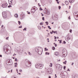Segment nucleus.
<instances>
[{
    "label": "nucleus",
    "instance_id": "nucleus-1",
    "mask_svg": "<svg viewBox=\"0 0 78 78\" xmlns=\"http://www.w3.org/2000/svg\"><path fill=\"white\" fill-rule=\"evenodd\" d=\"M42 48L40 47H37L35 48V50L36 52H37L39 55H42Z\"/></svg>",
    "mask_w": 78,
    "mask_h": 78
},
{
    "label": "nucleus",
    "instance_id": "nucleus-2",
    "mask_svg": "<svg viewBox=\"0 0 78 78\" xmlns=\"http://www.w3.org/2000/svg\"><path fill=\"white\" fill-rule=\"evenodd\" d=\"M25 61L26 62L25 64L27 67H30V66H31V62H30V61L29 60L26 59Z\"/></svg>",
    "mask_w": 78,
    "mask_h": 78
},
{
    "label": "nucleus",
    "instance_id": "nucleus-3",
    "mask_svg": "<svg viewBox=\"0 0 78 78\" xmlns=\"http://www.w3.org/2000/svg\"><path fill=\"white\" fill-rule=\"evenodd\" d=\"M37 8H35V6H34L32 8L31 11L32 13H33L34 14V13L35 12L36 10H37Z\"/></svg>",
    "mask_w": 78,
    "mask_h": 78
},
{
    "label": "nucleus",
    "instance_id": "nucleus-4",
    "mask_svg": "<svg viewBox=\"0 0 78 78\" xmlns=\"http://www.w3.org/2000/svg\"><path fill=\"white\" fill-rule=\"evenodd\" d=\"M44 14H47V15H49L50 14V10H44Z\"/></svg>",
    "mask_w": 78,
    "mask_h": 78
},
{
    "label": "nucleus",
    "instance_id": "nucleus-5",
    "mask_svg": "<svg viewBox=\"0 0 78 78\" xmlns=\"http://www.w3.org/2000/svg\"><path fill=\"white\" fill-rule=\"evenodd\" d=\"M2 16L3 18L5 19V18H6V17H7V15H6V13L5 12H2Z\"/></svg>",
    "mask_w": 78,
    "mask_h": 78
},
{
    "label": "nucleus",
    "instance_id": "nucleus-6",
    "mask_svg": "<svg viewBox=\"0 0 78 78\" xmlns=\"http://www.w3.org/2000/svg\"><path fill=\"white\" fill-rule=\"evenodd\" d=\"M70 40V35H68L66 37V40L67 41H69Z\"/></svg>",
    "mask_w": 78,
    "mask_h": 78
},
{
    "label": "nucleus",
    "instance_id": "nucleus-7",
    "mask_svg": "<svg viewBox=\"0 0 78 78\" xmlns=\"http://www.w3.org/2000/svg\"><path fill=\"white\" fill-rule=\"evenodd\" d=\"M60 75H63V76H66L67 77V76H68V73H61V74H60Z\"/></svg>",
    "mask_w": 78,
    "mask_h": 78
},
{
    "label": "nucleus",
    "instance_id": "nucleus-8",
    "mask_svg": "<svg viewBox=\"0 0 78 78\" xmlns=\"http://www.w3.org/2000/svg\"><path fill=\"white\" fill-rule=\"evenodd\" d=\"M7 6L8 4H7V3H5V4H2V8H6V7H7Z\"/></svg>",
    "mask_w": 78,
    "mask_h": 78
},
{
    "label": "nucleus",
    "instance_id": "nucleus-9",
    "mask_svg": "<svg viewBox=\"0 0 78 78\" xmlns=\"http://www.w3.org/2000/svg\"><path fill=\"white\" fill-rule=\"evenodd\" d=\"M51 73H52V72L51 71L50 69H48L47 70V73L48 74H51Z\"/></svg>",
    "mask_w": 78,
    "mask_h": 78
},
{
    "label": "nucleus",
    "instance_id": "nucleus-10",
    "mask_svg": "<svg viewBox=\"0 0 78 78\" xmlns=\"http://www.w3.org/2000/svg\"><path fill=\"white\" fill-rule=\"evenodd\" d=\"M25 17V15L23 14H22L20 15V18L21 19H23Z\"/></svg>",
    "mask_w": 78,
    "mask_h": 78
},
{
    "label": "nucleus",
    "instance_id": "nucleus-11",
    "mask_svg": "<svg viewBox=\"0 0 78 78\" xmlns=\"http://www.w3.org/2000/svg\"><path fill=\"white\" fill-rule=\"evenodd\" d=\"M7 65H9V66H11L12 65V64L11 63V61L9 60H8L7 61Z\"/></svg>",
    "mask_w": 78,
    "mask_h": 78
},
{
    "label": "nucleus",
    "instance_id": "nucleus-12",
    "mask_svg": "<svg viewBox=\"0 0 78 78\" xmlns=\"http://www.w3.org/2000/svg\"><path fill=\"white\" fill-rule=\"evenodd\" d=\"M6 46H4V48H3V50L4 51H5V49L6 50V51L8 52V49L7 48H5Z\"/></svg>",
    "mask_w": 78,
    "mask_h": 78
},
{
    "label": "nucleus",
    "instance_id": "nucleus-13",
    "mask_svg": "<svg viewBox=\"0 0 78 78\" xmlns=\"http://www.w3.org/2000/svg\"><path fill=\"white\" fill-rule=\"evenodd\" d=\"M39 69H41L44 66V65L41 64H39Z\"/></svg>",
    "mask_w": 78,
    "mask_h": 78
},
{
    "label": "nucleus",
    "instance_id": "nucleus-14",
    "mask_svg": "<svg viewBox=\"0 0 78 78\" xmlns=\"http://www.w3.org/2000/svg\"><path fill=\"white\" fill-rule=\"evenodd\" d=\"M35 67L37 69H39V63L36 64Z\"/></svg>",
    "mask_w": 78,
    "mask_h": 78
},
{
    "label": "nucleus",
    "instance_id": "nucleus-15",
    "mask_svg": "<svg viewBox=\"0 0 78 78\" xmlns=\"http://www.w3.org/2000/svg\"><path fill=\"white\" fill-rule=\"evenodd\" d=\"M60 66V65L58 64H56V69H58L59 68V67Z\"/></svg>",
    "mask_w": 78,
    "mask_h": 78
},
{
    "label": "nucleus",
    "instance_id": "nucleus-16",
    "mask_svg": "<svg viewBox=\"0 0 78 78\" xmlns=\"http://www.w3.org/2000/svg\"><path fill=\"white\" fill-rule=\"evenodd\" d=\"M54 55H55L57 56H59V55L58 52L54 53Z\"/></svg>",
    "mask_w": 78,
    "mask_h": 78
},
{
    "label": "nucleus",
    "instance_id": "nucleus-17",
    "mask_svg": "<svg viewBox=\"0 0 78 78\" xmlns=\"http://www.w3.org/2000/svg\"><path fill=\"white\" fill-rule=\"evenodd\" d=\"M65 53H67V51L65 49H64L63 50L62 54H64Z\"/></svg>",
    "mask_w": 78,
    "mask_h": 78
},
{
    "label": "nucleus",
    "instance_id": "nucleus-18",
    "mask_svg": "<svg viewBox=\"0 0 78 78\" xmlns=\"http://www.w3.org/2000/svg\"><path fill=\"white\" fill-rule=\"evenodd\" d=\"M62 69V66H60L59 67V68H58V70H61Z\"/></svg>",
    "mask_w": 78,
    "mask_h": 78
},
{
    "label": "nucleus",
    "instance_id": "nucleus-19",
    "mask_svg": "<svg viewBox=\"0 0 78 78\" xmlns=\"http://www.w3.org/2000/svg\"><path fill=\"white\" fill-rule=\"evenodd\" d=\"M69 2L70 3H73L74 2V0H69Z\"/></svg>",
    "mask_w": 78,
    "mask_h": 78
},
{
    "label": "nucleus",
    "instance_id": "nucleus-20",
    "mask_svg": "<svg viewBox=\"0 0 78 78\" xmlns=\"http://www.w3.org/2000/svg\"><path fill=\"white\" fill-rule=\"evenodd\" d=\"M62 55H63V57H66L67 56V54H66V53H65L64 54H62Z\"/></svg>",
    "mask_w": 78,
    "mask_h": 78
},
{
    "label": "nucleus",
    "instance_id": "nucleus-21",
    "mask_svg": "<svg viewBox=\"0 0 78 78\" xmlns=\"http://www.w3.org/2000/svg\"><path fill=\"white\" fill-rule=\"evenodd\" d=\"M15 67H17V63L16 62V63H15Z\"/></svg>",
    "mask_w": 78,
    "mask_h": 78
},
{
    "label": "nucleus",
    "instance_id": "nucleus-22",
    "mask_svg": "<svg viewBox=\"0 0 78 78\" xmlns=\"http://www.w3.org/2000/svg\"><path fill=\"white\" fill-rule=\"evenodd\" d=\"M65 3L66 5H69V2L67 1H65Z\"/></svg>",
    "mask_w": 78,
    "mask_h": 78
},
{
    "label": "nucleus",
    "instance_id": "nucleus-23",
    "mask_svg": "<svg viewBox=\"0 0 78 78\" xmlns=\"http://www.w3.org/2000/svg\"><path fill=\"white\" fill-rule=\"evenodd\" d=\"M52 19L53 20H56V17H55V16H52Z\"/></svg>",
    "mask_w": 78,
    "mask_h": 78
},
{
    "label": "nucleus",
    "instance_id": "nucleus-24",
    "mask_svg": "<svg viewBox=\"0 0 78 78\" xmlns=\"http://www.w3.org/2000/svg\"><path fill=\"white\" fill-rule=\"evenodd\" d=\"M49 54H50L49 53L47 52H45V55H49Z\"/></svg>",
    "mask_w": 78,
    "mask_h": 78
},
{
    "label": "nucleus",
    "instance_id": "nucleus-25",
    "mask_svg": "<svg viewBox=\"0 0 78 78\" xmlns=\"http://www.w3.org/2000/svg\"><path fill=\"white\" fill-rule=\"evenodd\" d=\"M15 16L16 17H18V15H17V14H15Z\"/></svg>",
    "mask_w": 78,
    "mask_h": 78
},
{
    "label": "nucleus",
    "instance_id": "nucleus-26",
    "mask_svg": "<svg viewBox=\"0 0 78 78\" xmlns=\"http://www.w3.org/2000/svg\"><path fill=\"white\" fill-rule=\"evenodd\" d=\"M52 65H53V64H52V63H50V65H49L50 67H52Z\"/></svg>",
    "mask_w": 78,
    "mask_h": 78
},
{
    "label": "nucleus",
    "instance_id": "nucleus-27",
    "mask_svg": "<svg viewBox=\"0 0 78 78\" xmlns=\"http://www.w3.org/2000/svg\"><path fill=\"white\" fill-rule=\"evenodd\" d=\"M52 50H55V48L54 47H53L52 48Z\"/></svg>",
    "mask_w": 78,
    "mask_h": 78
},
{
    "label": "nucleus",
    "instance_id": "nucleus-28",
    "mask_svg": "<svg viewBox=\"0 0 78 78\" xmlns=\"http://www.w3.org/2000/svg\"><path fill=\"white\" fill-rule=\"evenodd\" d=\"M66 62H67V61L66 60L65 62H64L63 63L64 64H66Z\"/></svg>",
    "mask_w": 78,
    "mask_h": 78
},
{
    "label": "nucleus",
    "instance_id": "nucleus-29",
    "mask_svg": "<svg viewBox=\"0 0 78 78\" xmlns=\"http://www.w3.org/2000/svg\"><path fill=\"white\" fill-rule=\"evenodd\" d=\"M20 52L21 53H22L23 52V50H22V51L21 50L20 51Z\"/></svg>",
    "mask_w": 78,
    "mask_h": 78
},
{
    "label": "nucleus",
    "instance_id": "nucleus-30",
    "mask_svg": "<svg viewBox=\"0 0 78 78\" xmlns=\"http://www.w3.org/2000/svg\"><path fill=\"white\" fill-rule=\"evenodd\" d=\"M48 28H49V30H51V28L50 27V26H48Z\"/></svg>",
    "mask_w": 78,
    "mask_h": 78
},
{
    "label": "nucleus",
    "instance_id": "nucleus-31",
    "mask_svg": "<svg viewBox=\"0 0 78 78\" xmlns=\"http://www.w3.org/2000/svg\"><path fill=\"white\" fill-rule=\"evenodd\" d=\"M43 10V9H42L41 7L40 8V11H42Z\"/></svg>",
    "mask_w": 78,
    "mask_h": 78
},
{
    "label": "nucleus",
    "instance_id": "nucleus-32",
    "mask_svg": "<svg viewBox=\"0 0 78 78\" xmlns=\"http://www.w3.org/2000/svg\"><path fill=\"white\" fill-rule=\"evenodd\" d=\"M18 22L19 25H20V24H21V23L20 22V21H18Z\"/></svg>",
    "mask_w": 78,
    "mask_h": 78
},
{
    "label": "nucleus",
    "instance_id": "nucleus-33",
    "mask_svg": "<svg viewBox=\"0 0 78 78\" xmlns=\"http://www.w3.org/2000/svg\"><path fill=\"white\" fill-rule=\"evenodd\" d=\"M66 41H64L63 42H62V44H66Z\"/></svg>",
    "mask_w": 78,
    "mask_h": 78
},
{
    "label": "nucleus",
    "instance_id": "nucleus-34",
    "mask_svg": "<svg viewBox=\"0 0 78 78\" xmlns=\"http://www.w3.org/2000/svg\"><path fill=\"white\" fill-rule=\"evenodd\" d=\"M45 23H46L47 25H48V23L47 22H45Z\"/></svg>",
    "mask_w": 78,
    "mask_h": 78
},
{
    "label": "nucleus",
    "instance_id": "nucleus-35",
    "mask_svg": "<svg viewBox=\"0 0 78 78\" xmlns=\"http://www.w3.org/2000/svg\"><path fill=\"white\" fill-rule=\"evenodd\" d=\"M40 25H43V23L41 22L40 23Z\"/></svg>",
    "mask_w": 78,
    "mask_h": 78
},
{
    "label": "nucleus",
    "instance_id": "nucleus-36",
    "mask_svg": "<svg viewBox=\"0 0 78 78\" xmlns=\"http://www.w3.org/2000/svg\"><path fill=\"white\" fill-rule=\"evenodd\" d=\"M45 51H48V49H47L46 48H44Z\"/></svg>",
    "mask_w": 78,
    "mask_h": 78
},
{
    "label": "nucleus",
    "instance_id": "nucleus-37",
    "mask_svg": "<svg viewBox=\"0 0 78 78\" xmlns=\"http://www.w3.org/2000/svg\"><path fill=\"white\" fill-rule=\"evenodd\" d=\"M28 54L29 55H30V56L31 55V53L30 52H28Z\"/></svg>",
    "mask_w": 78,
    "mask_h": 78
},
{
    "label": "nucleus",
    "instance_id": "nucleus-38",
    "mask_svg": "<svg viewBox=\"0 0 78 78\" xmlns=\"http://www.w3.org/2000/svg\"><path fill=\"white\" fill-rule=\"evenodd\" d=\"M52 33H54V34H55V32H56L55 31H53V30H52Z\"/></svg>",
    "mask_w": 78,
    "mask_h": 78
},
{
    "label": "nucleus",
    "instance_id": "nucleus-39",
    "mask_svg": "<svg viewBox=\"0 0 78 78\" xmlns=\"http://www.w3.org/2000/svg\"><path fill=\"white\" fill-rule=\"evenodd\" d=\"M23 31H27V29H26V28H25L24 29H23Z\"/></svg>",
    "mask_w": 78,
    "mask_h": 78
},
{
    "label": "nucleus",
    "instance_id": "nucleus-40",
    "mask_svg": "<svg viewBox=\"0 0 78 78\" xmlns=\"http://www.w3.org/2000/svg\"><path fill=\"white\" fill-rule=\"evenodd\" d=\"M58 8H59V9L60 10L61 9V6H58Z\"/></svg>",
    "mask_w": 78,
    "mask_h": 78
},
{
    "label": "nucleus",
    "instance_id": "nucleus-41",
    "mask_svg": "<svg viewBox=\"0 0 78 78\" xmlns=\"http://www.w3.org/2000/svg\"><path fill=\"white\" fill-rule=\"evenodd\" d=\"M62 40L59 41V40H58V41H59V43L60 44H61L62 43V42H61Z\"/></svg>",
    "mask_w": 78,
    "mask_h": 78
},
{
    "label": "nucleus",
    "instance_id": "nucleus-42",
    "mask_svg": "<svg viewBox=\"0 0 78 78\" xmlns=\"http://www.w3.org/2000/svg\"><path fill=\"white\" fill-rule=\"evenodd\" d=\"M19 71L20 72H22V70L21 69H20Z\"/></svg>",
    "mask_w": 78,
    "mask_h": 78
},
{
    "label": "nucleus",
    "instance_id": "nucleus-43",
    "mask_svg": "<svg viewBox=\"0 0 78 78\" xmlns=\"http://www.w3.org/2000/svg\"><path fill=\"white\" fill-rule=\"evenodd\" d=\"M77 14V12H74V14Z\"/></svg>",
    "mask_w": 78,
    "mask_h": 78
},
{
    "label": "nucleus",
    "instance_id": "nucleus-44",
    "mask_svg": "<svg viewBox=\"0 0 78 78\" xmlns=\"http://www.w3.org/2000/svg\"><path fill=\"white\" fill-rule=\"evenodd\" d=\"M22 26H20L19 27V28H22Z\"/></svg>",
    "mask_w": 78,
    "mask_h": 78
},
{
    "label": "nucleus",
    "instance_id": "nucleus-45",
    "mask_svg": "<svg viewBox=\"0 0 78 78\" xmlns=\"http://www.w3.org/2000/svg\"><path fill=\"white\" fill-rule=\"evenodd\" d=\"M63 69H64V70H65L66 69V66H64L63 67Z\"/></svg>",
    "mask_w": 78,
    "mask_h": 78
},
{
    "label": "nucleus",
    "instance_id": "nucleus-46",
    "mask_svg": "<svg viewBox=\"0 0 78 78\" xmlns=\"http://www.w3.org/2000/svg\"><path fill=\"white\" fill-rule=\"evenodd\" d=\"M67 71H69V72H70V70L69 69H67Z\"/></svg>",
    "mask_w": 78,
    "mask_h": 78
},
{
    "label": "nucleus",
    "instance_id": "nucleus-47",
    "mask_svg": "<svg viewBox=\"0 0 78 78\" xmlns=\"http://www.w3.org/2000/svg\"><path fill=\"white\" fill-rule=\"evenodd\" d=\"M38 5L39 6V7H41V5H40V4L39 3H38Z\"/></svg>",
    "mask_w": 78,
    "mask_h": 78
},
{
    "label": "nucleus",
    "instance_id": "nucleus-48",
    "mask_svg": "<svg viewBox=\"0 0 78 78\" xmlns=\"http://www.w3.org/2000/svg\"><path fill=\"white\" fill-rule=\"evenodd\" d=\"M42 20H44V17H43L42 18Z\"/></svg>",
    "mask_w": 78,
    "mask_h": 78
},
{
    "label": "nucleus",
    "instance_id": "nucleus-49",
    "mask_svg": "<svg viewBox=\"0 0 78 78\" xmlns=\"http://www.w3.org/2000/svg\"><path fill=\"white\" fill-rule=\"evenodd\" d=\"M74 78H78V76H75L74 77Z\"/></svg>",
    "mask_w": 78,
    "mask_h": 78
},
{
    "label": "nucleus",
    "instance_id": "nucleus-50",
    "mask_svg": "<svg viewBox=\"0 0 78 78\" xmlns=\"http://www.w3.org/2000/svg\"><path fill=\"white\" fill-rule=\"evenodd\" d=\"M55 78H57V76H56V74H55Z\"/></svg>",
    "mask_w": 78,
    "mask_h": 78
},
{
    "label": "nucleus",
    "instance_id": "nucleus-51",
    "mask_svg": "<svg viewBox=\"0 0 78 78\" xmlns=\"http://www.w3.org/2000/svg\"><path fill=\"white\" fill-rule=\"evenodd\" d=\"M8 38H9V37H7L6 38V40H8Z\"/></svg>",
    "mask_w": 78,
    "mask_h": 78
},
{
    "label": "nucleus",
    "instance_id": "nucleus-52",
    "mask_svg": "<svg viewBox=\"0 0 78 78\" xmlns=\"http://www.w3.org/2000/svg\"><path fill=\"white\" fill-rule=\"evenodd\" d=\"M57 4H59V2H58V1H57Z\"/></svg>",
    "mask_w": 78,
    "mask_h": 78
},
{
    "label": "nucleus",
    "instance_id": "nucleus-53",
    "mask_svg": "<svg viewBox=\"0 0 78 78\" xmlns=\"http://www.w3.org/2000/svg\"><path fill=\"white\" fill-rule=\"evenodd\" d=\"M72 30H69L70 33H72Z\"/></svg>",
    "mask_w": 78,
    "mask_h": 78
},
{
    "label": "nucleus",
    "instance_id": "nucleus-54",
    "mask_svg": "<svg viewBox=\"0 0 78 78\" xmlns=\"http://www.w3.org/2000/svg\"><path fill=\"white\" fill-rule=\"evenodd\" d=\"M41 14L42 16H44V14H42V13H41Z\"/></svg>",
    "mask_w": 78,
    "mask_h": 78
},
{
    "label": "nucleus",
    "instance_id": "nucleus-55",
    "mask_svg": "<svg viewBox=\"0 0 78 78\" xmlns=\"http://www.w3.org/2000/svg\"><path fill=\"white\" fill-rule=\"evenodd\" d=\"M74 64V63L72 62L71 64L72 66H73V64Z\"/></svg>",
    "mask_w": 78,
    "mask_h": 78
},
{
    "label": "nucleus",
    "instance_id": "nucleus-56",
    "mask_svg": "<svg viewBox=\"0 0 78 78\" xmlns=\"http://www.w3.org/2000/svg\"><path fill=\"white\" fill-rule=\"evenodd\" d=\"M9 2H10L11 3V0H9Z\"/></svg>",
    "mask_w": 78,
    "mask_h": 78
},
{
    "label": "nucleus",
    "instance_id": "nucleus-57",
    "mask_svg": "<svg viewBox=\"0 0 78 78\" xmlns=\"http://www.w3.org/2000/svg\"><path fill=\"white\" fill-rule=\"evenodd\" d=\"M70 16H69L68 17V19H69V20H70Z\"/></svg>",
    "mask_w": 78,
    "mask_h": 78
},
{
    "label": "nucleus",
    "instance_id": "nucleus-58",
    "mask_svg": "<svg viewBox=\"0 0 78 78\" xmlns=\"http://www.w3.org/2000/svg\"><path fill=\"white\" fill-rule=\"evenodd\" d=\"M50 33L51 34H53V32H51H51H50Z\"/></svg>",
    "mask_w": 78,
    "mask_h": 78
},
{
    "label": "nucleus",
    "instance_id": "nucleus-59",
    "mask_svg": "<svg viewBox=\"0 0 78 78\" xmlns=\"http://www.w3.org/2000/svg\"><path fill=\"white\" fill-rule=\"evenodd\" d=\"M69 9H70V8H71V6H69Z\"/></svg>",
    "mask_w": 78,
    "mask_h": 78
},
{
    "label": "nucleus",
    "instance_id": "nucleus-60",
    "mask_svg": "<svg viewBox=\"0 0 78 78\" xmlns=\"http://www.w3.org/2000/svg\"><path fill=\"white\" fill-rule=\"evenodd\" d=\"M11 1V3H10V4L11 5V4L12 3V0H10Z\"/></svg>",
    "mask_w": 78,
    "mask_h": 78
},
{
    "label": "nucleus",
    "instance_id": "nucleus-61",
    "mask_svg": "<svg viewBox=\"0 0 78 78\" xmlns=\"http://www.w3.org/2000/svg\"><path fill=\"white\" fill-rule=\"evenodd\" d=\"M55 46L57 47V44H55Z\"/></svg>",
    "mask_w": 78,
    "mask_h": 78
},
{
    "label": "nucleus",
    "instance_id": "nucleus-62",
    "mask_svg": "<svg viewBox=\"0 0 78 78\" xmlns=\"http://www.w3.org/2000/svg\"><path fill=\"white\" fill-rule=\"evenodd\" d=\"M0 57L2 58V55H0Z\"/></svg>",
    "mask_w": 78,
    "mask_h": 78
},
{
    "label": "nucleus",
    "instance_id": "nucleus-63",
    "mask_svg": "<svg viewBox=\"0 0 78 78\" xmlns=\"http://www.w3.org/2000/svg\"><path fill=\"white\" fill-rule=\"evenodd\" d=\"M3 25H2V28H3Z\"/></svg>",
    "mask_w": 78,
    "mask_h": 78
},
{
    "label": "nucleus",
    "instance_id": "nucleus-64",
    "mask_svg": "<svg viewBox=\"0 0 78 78\" xmlns=\"http://www.w3.org/2000/svg\"><path fill=\"white\" fill-rule=\"evenodd\" d=\"M54 37H55V39H56V37H55V36H54Z\"/></svg>",
    "mask_w": 78,
    "mask_h": 78
}]
</instances>
